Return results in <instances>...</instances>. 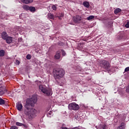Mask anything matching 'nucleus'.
<instances>
[{"mask_svg": "<svg viewBox=\"0 0 129 129\" xmlns=\"http://www.w3.org/2000/svg\"><path fill=\"white\" fill-rule=\"evenodd\" d=\"M65 74V71L62 69H57L55 70L54 74V78L55 79H61L62 77L64 76Z\"/></svg>", "mask_w": 129, "mask_h": 129, "instance_id": "nucleus-3", "label": "nucleus"}, {"mask_svg": "<svg viewBox=\"0 0 129 129\" xmlns=\"http://www.w3.org/2000/svg\"><path fill=\"white\" fill-rule=\"evenodd\" d=\"M16 107L18 110L22 111V110L23 109V105L21 103H17L16 104Z\"/></svg>", "mask_w": 129, "mask_h": 129, "instance_id": "nucleus-7", "label": "nucleus"}, {"mask_svg": "<svg viewBox=\"0 0 129 129\" xmlns=\"http://www.w3.org/2000/svg\"><path fill=\"white\" fill-rule=\"evenodd\" d=\"M10 129H18V127L17 126H12L11 127Z\"/></svg>", "mask_w": 129, "mask_h": 129, "instance_id": "nucleus-26", "label": "nucleus"}, {"mask_svg": "<svg viewBox=\"0 0 129 129\" xmlns=\"http://www.w3.org/2000/svg\"><path fill=\"white\" fill-rule=\"evenodd\" d=\"M15 63L16 64V65H19L20 64V60H16V61L15 62Z\"/></svg>", "mask_w": 129, "mask_h": 129, "instance_id": "nucleus-25", "label": "nucleus"}, {"mask_svg": "<svg viewBox=\"0 0 129 129\" xmlns=\"http://www.w3.org/2000/svg\"><path fill=\"white\" fill-rule=\"evenodd\" d=\"M23 9H24V10H26V11H29L30 9V7L29 6L25 5L23 7Z\"/></svg>", "mask_w": 129, "mask_h": 129, "instance_id": "nucleus-20", "label": "nucleus"}, {"mask_svg": "<svg viewBox=\"0 0 129 129\" xmlns=\"http://www.w3.org/2000/svg\"><path fill=\"white\" fill-rule=\"evenodd\" d=\"M125 91L126 92H127V93L129 94V85H128L127 87H126Z\"/></svg>", "mask_w": 129, "mask_h": 129, "instance_id": "nucleus-24", "label": "nucleus"}, {"mask_svg": "<svg viewBox=\"0 0 129 129\" xmlns=\"http://www.w3.org/2000/svg\"><path fill=\"white\" fill-rule=\"evenodd\" d=\"M0 56L1 57H4V56H5V51L4 50H0Z\"/></svg>", "mask_w": 129, "mask_h": 129, "instance_id": "nucleus-19", "label": "nucleus"}, {"mask_svg": "<svg viewBox=\"0 0 129 129\" xmlns=\"http://www.w3.org/2000/svg\"><path fill=\"white\" fill-rule=\"evenodd\" d=\"M7 90H6V87H0V96L4 95L5 92H6Z\"/></svg>", "mask_w": 129, "mask_h": 129, "instance_id": "nucleus-8", "label": "nucleus"}, {"mask_svg": "<svg viewBox=\"0 0 129 129\" xmlns=\"http://www.w3.org/2000/svg\"><path fill=\"white\" fill-rule=\"evenodd\" d=\"M8 34L6 32H3L2 34V38L4 40H6L8 38Z\"/></svg>", "mask_w": 129, "mask_h": 129, "instance_id": "nucleus-11", "label": "nucleus"}, {"mask_svg": "<svg viewBox=\"0 0 129 129\" xmlns=\"http://www.w3.org/2000/svg\"><path fill=\"white\" fill-rule=\"evenodd\" d=\"M100 66H101L102 68L105 69V70H108V69L110 68V63H109L108 61L103 60L101 61Z\"/></svg>", "mask_w": 129, "mask_h": 129, "instance_id": "nucleus-4", "label": "nucleus"}, {"mask_svg": "<svg viewBox=\"0 0 129 129\" xmlns=\"http://www.w3.org/2000/svg\"><path fill=\"white\" fill-rule=\"evenodd\" d=\"M82 18L81 16L79 15H76V16H74L73 17V20L75 23H77L79 24L80 22H81Z\"/></svg>", "mask_w": 129, "mask_h": 129, "instance_id": "nucleus-6", "label": "nucleus"}, {"mask_svg": "<svg viewBox=\"0 0 129 129\" xmlns=\"http://www.w3.org/2000/svg\"><path fill=\"white\" fill-rule=\"evenodd\" d=\"M30 12H35L36 11V8L34 7H29V10Z\"/></svg>", "mask_w": 129, "mask_h": 129, "instance_id": "nucleus-17", "label": "nucleus"}, {"mask_svg": "<svg viewBox=\"0 0 129 129\" xmlns=\"http://www.w3.org/2000/svg\"><path fill=\"white\" fill-rule=\"evenodd\" d=\"M94 18V16L91 15L90 16H89L87 17V19L88 21H90V20H93V19Z\"/></svg>", "mask_w": 129, "mask_h": 129, "instance_id": "nucleus-21", "label": "nucleus"}, {"mask_svg": "<svg viewBox=\"0 0 129 129\" xmlns=\"http://www.w3.org/2000/svg\"><path fill=\"white\" fill-rule=\"evenodd\" d=\"M16 125H18V126H23L25 127H26V124H24L22 123H20L19 122H16Z\"/></svg>", "mask_w": 129, "mask_h": 129, "instance_id": "nucleus-16", "label": "nucleus"}, {"mask_svg": "<svg viewBox=\"0 0 129 129\" xmlns=\"http://www.w3.org/2000/svg\"><path fill=\"white\" fill-rule=\"evenodd\" d=\"M7 43H8V44H11V43H12V42H13V37H11V36H8L7 38L5 39Z\"/></svg>", "mask_w": 129, "mask_h": 129, "instance_id": "nucleus-9", "label": "nucleus"}, {"mask_svg": "<svg viewBox=\"0 0 129 129\" xmlns=\"http://www.w3.org/2000/svg\"><path fill=\"white\" fill-rule=\"evenodd\" d=\"M48 114L51 115V114H52V112L51 111H49V113H48Z\"/></svg>", "mask_w": 129, "mask_h": 129, "instance_id": "nucleus-33", "label": "nucleus"}, {"mask_svg": "<svg viewBox=\"0 0 129 129\" xmlns=\"http://www.w3.org/2000/svg\"><path fill=\"white\" fill-rule=\"evenodd\" d=\"M61 57V54L59 51H57L54 55V58L56 59H59Z\"/></svg>", "mask_w": 129, "mask_h": 129, "instance_id": "nucleus-10", "label": "nucleus"}, {"mask_svg": "<svg viewBox=\"0 0 129 129\" xmlns=\"http://www.w3.org/2000/svg\"><path fill=\"white\" fill-rule=\"evenodd\" d=\"M21 1L23 3V4H31L33 3V0H21Z\"/></svg>", "mask_w": 129, "mask_h": 129, "instance_id": "nucleus-13", "label": "nucleus"}, {"mask_svg": "<svg viewBox=\"0 0 129 129\" xmlns=\"http://www.w3.org/2000/svg\"><path fill=\"white\" fill-rule=\"evenodd\" d=\"M83 6L87 8V9H88L89 8L90 5L89 4V2L87 1H85L83 3Z\"/></svg>", "mask_w": 129, "mask_h": 129, "instance_id": "nucleus-14", "label": "nucleus"}, {"mask_svg": "<svg viewBox=\"0 0 129 129\" xmlns=\"http://www.w3.org/2000/svg\"><path fill=\"white\" fill-rule=\"evenodd\" d=\"M117 129H125V123L124 122L121 123L120 126H119Z\"/></svg>", "mask_w": 129, "mask_h": 129, "instance_id": "nucleus-12", "label": "nucleus"}, {"mask_svg": "<svg viewBox=\"0 0 129 129\" xmlns=\"http://www.w3.org/2000/svg\"><path fill=\"white\" fill-rule=\"evenodd\" d=\"M105 127H106V125H103L102 127L103 129H105Z\"/></svg>", "mask_w": 129, "mask_h": 129, "instance_id": "nucleus-32", "label": "nucleus"}, {"mask_svg": "<svg viewBox=\"0 0 129 129\" xmlns=\"http://www.w3.org/2000/svg\"><path fill=\"white\" fill-rule=\"evenodd\" d=\"M26 58L28 59V60H30V59H31V55L30 54H28L26 56Z\"/></svg>", "mask_w": 129, "mask_h": 129, "instance_id": "nucleus-27", "label": "nucleus"}, {"mask_svg": "<svg viewBox=\"0 0 129 129\" xmlns=\"http://www.w3.org/2000/svg\"><path fill=\"white\" fill-rule=\"evenodd\" d=\"M61 129H71V128H68L67 127H61Z\"/></svg>", "mask_w": 129, "mask_h": 129, "instance_id": "nucleus-31", "label": "nucleus"}, {"mask_svg": "<svg viewBox=\"0 0 129 129\" xmlns=\"http://www.w3.org/2000/svg\"><path fill=\"white\" fill-rule=\"evenodd\" d=\"M37 102V97L33 96L31 99H28L26 100V103L25 107L26 109L24 111V113L27 115L29 119L32 120L37 116L38 110L35 108H31L34 106V104Z\"/></svg>", "mask_w": 129, "mask_h": 129, "instance_id": "nucleus-1", "label": "nucleus"}, {"mask_svg": "<svg viewBox=\"0 0 129 129\" xmlns=\"http://www.w3.org/2000/svg\"><path fill=\"white\" fill-rule=\"evenodd\" d=\"M0 104L1 105L5 104V100H4L3 99H0Z\"/></svg>", "mask_w": 129, "mask_h": 129, "instance_id": "nucleus-23", "label": "nucleus"}, {"mask_svg": "<svg viewBox=\"0 0 129 129\" xmlns=\"http://www.w3.org/2000/svg\"><path fill=\"white\" fill-rule=\"evenodd\" d=\"M125 28H129V22H127V23L125 25Z\"/></svg>", "mask_w": 129, "mask_h": 129, "instance_id": "nucleus-29", "label": "nucleus"}, {"mask_svg": "<svg viewBox=\"0 0 129 129\" xmlns=\"http://www.w3.org/2000/svg\"><path fill=\"white\" fill-rule=\"evenodd\" d=\"M39 89L45 94V96H50V95H52V89L47 88L45 86L39 85Z\"/></svg>", "mask_w": 129, "mask_h": 129, "instance_id": "nucleus-2", "label": "nucleus"}, {"mask_svg": "<svg viewBox=\"0 0 129 129\" xmlns=\"http://www.w3.org/2000/svg\"><path fill=\"white\" fill-rule=\"evenodd\" d=\"M129 71V67L126 68L124 70V72H127Z\"/></svg>", "mask_w": 129, "mask_h": 129, "instance_id": "nucleus-28", "label": "nucleus"}, {"mask_svg": "<svg viewBox=\"0 0 129 129\" xmlns=\"http://www.w3.org/2000/svg\"><path fill=\"white\" fill-rule=\"evenodd\" d=\"M52 9L53 11H56L57 10V5H53L52 6Z\"/></svg>", "mask_w": 129, "mask_h": 129, "instance_id": "nucleus-22", "label": "nucleus"}, {"mask_svg": "<svg viewBox=\"0 0 129 129\" xmlns=\"http://www.w3.org/2000/svg\"><path fill=\"white\" fill-rule=\"evenodd\" d=\"M48 18L50 20H52V19L54 18V16H53V15H52V14L49 13L48 14Z\"/></svg>", "mask_w": 129, "mask_h": 129, "instance_id": "nucleus-18", "label": "nucleus"}, {"mask_svg": "<svg viewBox=\"0 0 129 129\" xmlns=\"http://www.w3.org/2000/svg\"><path fill=\"white\" fill-rule=\"evenodd\" d=\"M40 84H41V82H40V81H39L38 82V85H40Z\"/></svg>", "mask_w": 129, "mask_h": 129, "instance_id": "nucleus-34", "label": "nucleus"}, {"mask_svg": "<svg viewBox=\"0 0 129 129\" xmlns=\"http://www.w3.org/2000/svg\"><path fill=\"white\" fill-rule=\"evenodd\" d=\"M120 12H121V9H120L119 8H116L114 10V13L115 15H117V14H118V13H120Z\"/></svg>", "mask_w": 129, "mask_h": 129, "instance_id": "nucleus-15", "label": "nucleus"}, {"mask_svg": "<svg viewBox=\"0 0 129 129\" xmlns=\"http://www.w3.org/2000/svg\"><path fill=\"white\" fill-rule=\"evenodd\" d=\"M68 108L70 109V110H78V109L80 108V107L79 105L77 104L75 102H73L69 104Z\"/></svg>", "mask_w": 129, "mask_h": 129, "instance_id": "nucleus-5", "label": "nucleus"}, {"mask_svg": "<svg viewBox=\"0 0 129 129\" xmlns=\"http://www.w3.org/2000/svg\"><path fill=\"white\" fill-rule=\"evenodd\" d=\"M61 52H62V56H65V55H66V53H65V51H64L63 50H62Z\"/></svg>", "mask_w": 129, "mask_h": 129, "instance_id": "nucleus-30", "label": "nucleus"}]
</instances>
